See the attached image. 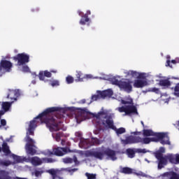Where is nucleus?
Instances as JSON below:
<instances>
[{"label":"nucleus","instance_id":"nucleus-20","mask_svg":"<svg viewBox=\"0 0 179 179\" xmlns=\"http://www.w3.org/2000/svg\"><path fill=\"white\" fill-rule=\"evenodd\" d=\"M13 103V101L3 102L2 108L3 109V110H0V119L2 117V115H3V114H5V113H6V111H9V109L10 108V107H12Z\"/></svg>","mask_w":179,"mask_h":179},{"label":"nucleus","instance_id":"nucleus-31","mask_svg":"<svg viewBox=\"0 0 179 179\" xmlns=\"http://www.w3.org/2000/svg\"><path fill=\"white\" fill-rule=\"evenodd\" d=\"M76 78L77 82H83V79H85V75H83V73H82L80 71H77Z\"/></svg>","mask_w":179,"mask_h":179},{"label":"nucleus","instance_id":"nucleus-6","mask_svg":"<svg viewBox=\"0 0 179 179\" xmlns=\"http://www.w3.org/2000/svg\"><path fill=\"white\" fill-rule=\"evenodd\" d=\"M163 153H166L164 147L159 148V150L155 152V156L158 160V169L162 170L164 166L167 165V155L163 156Z\"/></svg>","mask_w":179,"mask_h":179},{"label":"nucleus","instance_id":"nucleus-7","mask_svg":"<svg viewBox=\"0 0 179 179\" xmlns=\"http://www.w3.org/2000/svg\"><path fill=\"white\" fill-rule=\"evenodd\" d=\"M101 143H103V141L99 140L97 138H92L91 142L89 139H83L80 141L79 147L81 149H89L93 145H101Z\"/></svg>","mask_w":179,"mask_h":179},{"label":"nucleus","instance_id":"nucleus-55","mask_svg":"<svg viewBox=\"0 0 179 179\" xmlns=\"http://www.w3.org/2000/svg\"><path fill=\"white\" fill-rule=\"evenodd\" d=\"M165 103H169V99H166V100L165 101Z\"/></svg>","mask_w":179,"mask_h":179},{"label":"nucleus","instance_id":"nucleus-24","mask_svg":"<svg viewBox=\"0 0 179 179\" xmlns=\"http://www.w3.org/2000/svg\"><path fill=\"white\" fill-rule=\"evenodd\" d=\"M162 177H169V179H179V175L174 172H167L163 173Z\"/></svg>","mask_w":179,"mask_h":179},{"label":"nucleus","instance_id":"nucleus-9","mask_svg":"<svg viewBox=\"0 0 179 179\" xmlns=\"http://www.w3.org/2000/svg\"><path fill=\"white\" fill-rule=\"evenodd\" d=\"M29 159V162L31 163L33 166H41L43 163H55L57 159H54L52 158H42L40 159L38 157H33Z\"/></svg>","mask_w":179,"mask_h":179},{"label":"nucleus","instance_id":"nucleus-62","mask_svg":"<svg viewBox=\"0 0 179 179\" xmlns=\"http://www.w3.org/2000/svg\"><path fill=\"white\" fill-rule=\"evenodd\" d=\"M174 79H178V78H174Z\"/></svg>","mask_w":179,"mask_h":179},{"label":"nucleus","instance_id":"nucleus-30","mask_svg":"<svg viewBox=\"0 0 179 179\" xmlns=\"http://www.w3.org/2000/svg\"><path fill=\"white\" fill-rule=\"evenodd\" d=\"M170 85V81H169V80H161L159 81V85L162 86V87H169Z\"/></svg>","mask_w":179,"mask_h":179},{"label":"nucleus","instance_id":"nucleus-29","mask_svg":"<svg viewBox=\"0 0 179 179\" xmlns=\"http://www.w3.org/2000/svg\"><path fill=\"white\" fill-rule=\"evenodd\" d=\"M63 162L66 164H70V163H73V162H74L75 164H79V163L78 162V159L76 158V157H74L73 159H72V158H64V159H63Z\"/></svg>","mask_w":179,"mask_h":179},{"label":"nucleus","instance_id":"nucleus-17","mask_svg":"<svg viewBox=\"0 0 179 179\" xmlns=\"http://www.w3.org/2000/svg\"><path fill=\"white\" fill-rule=\"evenodd\" d=\"M20 96V92H19V90H9L8 94L7 95V99H10L11 101H16L17 100V97Z\"/></svg>","mask_w":179,"mask_h":179},{"label":"nucleus","instance_id":"nucleus-50","mask_svg":"<svg viewBox=\"0 0 179 179\" xmlns=\"http://www.w3.org/2000/svg\"><path fill=\"white\" fill-rule=\"evenodd\" d=\"M77 153H79V155H83V151H76Z\"/></svg>","mask_w":179,"mask_h":179},{"label":"nucleus","instance_id":"nucleus-54","mask_svg":"<svg viewBox=\"0 0 179 179\" xmlns=\"http://www.w3.org/2000/svg\"><path fill=\"white\" fill-rule=\"evenodd\" d=\"M94 134H95V135H97V134H99V132L94 131Z\"/></svg>","mask_w":179,"mask_h":179},{"label":"nucleus","instance_id":"nucleus-4","mask_svg":"<svg viewBox=\"0 0 179 179\" xmlns=\"http://www.w3.org/2000/svg\"><path fill=\"white\" fill-rule=\"evenodd\" d=\"M122 106L115 108L116 111L119 113H124V116L125 115H132L136 114L138 115V110L136 106L134 105V99L131 96H126L120 100Z\"/></svg>","mask_w":179,"mask_h":179},{"label":"nucleus","instance_id":"nucleus-3","mask_svg":"<svg viewBox=\"0 0 179 179\" xmlns=\"http://www.w3.org/2000/svg\"><path fill=\"white\" fill-rule=\"evenodd\" d=\"M150 142H160L162 145H170V138L167 133H158L157 137L142 138L139 136H129L125 140H122L123 145H131L132 143H144L147 145Z\"/></svg>","mask_w":179,"mask_h":179},{"label":"nucleus","instance_id":"nucleus-18","mask_svg":"<svg viewBox=\"0 0 179 179\" xmlns=\"http://www.w3.org/2000/svg\"><path fill=\"white\" fill-rule=\"evenodd\" d=\"M168 160L172 164H179V154H176V155L168 154V155H166V163H168Z\"/></svg>","mask_w":179,"mask_h":179},{"label":"nucleus","instance_id":"nucleus-25","mask_svg":"<svg viewBox=\"0 0 179 179\" xmlns=\"http://www.w3.org/2000/svg\"><path fill=\"white\" fill-rule=\"evenodd\" d=\"M2 152H3L6 156L12 155L10 150H9V146H8V144L5 141H3L2 144Z\"/></svg>","mask_w":179,"mask_h":179},{"label":"nucleus","instance_id":"nucleus-49","mask_svg":"<svg viewBox=\"0 0 179 179\" xmlns=\"http://www.w3.org/2000/svg\"><path fill=\"white\" fill-rule=\"evenodd\" d=\"M156 78H159V79L163 78V76H162V74H159L156 76Z\"/></svg>","mask_w":179,"mask_h":179},{"label":"nucleus","instance_id":"nucleus-51","mask_svg":"<svg viewBox=\"0 0 179 179\" xmlns=\"http://www.w3.org/2000/svg\"><path fill=\"white\" fill-rule=\"evenodd\" d=\"M51 72H52V73H57V70H52Z\"/></svg>","mask_w":179,"mask_h":179},{"label":"nucleus","instance_id":"nucleus-1","mask_svg":"<svg viewBox=\"0 0 179 179\" xmlns=\"http://www.w3.org/2000/svg\"><path fill=\"white\" fill-rule=\"evenodd\" d=\"M65 115H68L66 114V108H48L28 123L29 127L27 129V136L25 138V141L27 142L25 145V150L27 155H31V156L37 155V147L34 145L36 141L29 136L30 135L32 136L34 135V129L40 124L44 123L46 124L47 128L52 132V136L56 142L61 141V145L62 146L66 145V141L62 138L66 136L64 133L58 131L59 129L66 131V127L62 124V121L61 120Z\"/></svg>","mask_w":179,"mask_h":179},{"label":"nucleus","instance_id":"nucleus-43","mask_svg":"<svg viewBox=\"0 0 179 179\" xmlns=\"http://www.w3.org/2000/svg\"><path fill=\"white\" fill-rule=\"evenodd\" d=\"M166 58H167V61H166V66H170V68H173V66L170 64V61L169 60L170 59V55H167Z\"/></svg>","mask_w":179,"mask_h":179},{"label":"nucleus","instance_id":"nucleus-16","mask_svg":"<svg viewBox=\"0 0 179 179\" xmlns=\"http://www.w3.org/2000/svg\"><path fill=\"white\" fill-rule=\"evenodd\" d=\"M119 87L121 89V90H124V92H127V93L132 92V85H131V81L129 80L121 81L119 84Z\"/></svg>","mask_w":179,"mask_h":179},{"label":"nucleus","instance_id":"nucleus-59","mask_svg":"<svg viewBox=\"0 0 179 179\" xmlns=\"http://www.w3.org/2000/svg\"><path fill=\"white\" fill-rule=\"evenodd\" d=\"M57 179H62V178H58Z\"/></svg>","mask_w":179,"mask_h":179},{"label":"nucleus","instance_id":"nucleus-34","mask_svg":"<svg viewBox=\"0 0 179 179\" xmlns=\"http://www.w3.org/2000/svg\"><path fill=\"white\" fill-rule=\"evenodd\" d=\"M12 164V162L9 160H0V166H5L6 167H8V166H10Z\"/></svg>","mask_w":179,"mask_h":179},{"label":"nucleus","instance_id":"nucleus-28","mask_svg":"<svg viewBox=\"0 0 179 179\" xmlns=\"http://www.w3.org/2000/svg\"><path fill=\"white\" fill-rule=\"evenodd\" d=\"M157 134L159 133H155L153 131L150 129H144L143 130V135L144 136H156L157 138Z\"/></svg>","mask_w":179,"mask_h":179},{"label":"nucleus","instance_id":"nucleus-58","mask_svg":"<svg viewBox=\"0 0 179 179\" xmlns=\"http://www.w3.org/2000/svg\"><path fill=\"white\" fill-rule=\"evenodd\" d=\"M142 125H143V122H141Z\"/></svg>","mask_w":179,"mask_h":179},{"label":"nucleus","instance_id":"nucleus-40","mask_svg":"<svg viewBox=\"0 0 179 179\" xmlns=\"http://www.w3.org/2000/svg\"><path fill=\"white\" fill-rule=\"evenodd\" d=\"M110 81L113 85H117V86H120V83H121V81L116 80L115 78H111Z\"/></svg>","mask_w":179,"mask_h":179},{"label":"nucleus","instance_id":"nucleus-60","mask_svg":"<svg viewBox=\"0 0 179 179\" xmlns=\"http://www.w3.org/2000/svg\"><path fill=\"white\" fill-rule=\"evenodd\" d=\"M1 150H2V149H1V147H0V152H1Z\"/></svg>","mask_w":179,"mask_h":179},{"label":"nucleus","instance_id":"nucleus-48","mask_svg":"<svg viewBox=\"0 0 179 179\" xmlns=\"http://www.w3.org/2000/svg\"><path fill=\"white\" fill-rule=\"evenodd\" d=\"M80 103L81 104H85V103H86V100H85V99H83V100H81V101H80Z\"/></svg>","mask_w":179,"mask_h":179},{"label":"nucleus","instance_id":"nucleus-57","mask_svg":"<svg viewBox=\"0 0 179 179\" xmlns=\"http://www.w3.org/2000/svg\"><path fill=\"white\" fill-rule=\"evenodd\" d=\"M145 162H148V163H150V162L148 160V159H145Z\"/></svg>","mask_w":179,"mask_h":179},{"label":"nucleus","instance_id":"nucleus-36","mask_svg":"<svg viewBox=\"0 0 179 179\" xmlns=\"http://www.w3.org/2000/svg\"><path fill=\"white\" fill-rule=\"evenodd\" d=\"M49 84L50 86H52V87H55V86H59V81L55 80L52 81H49Z\"/></svg>","mask_w":179,"mask_h":179},{"label":"nucleus","instance_id":"nucleus-32","mask_svg":"<svg viewBox=\"0 0 179 179\" xmlns=\"http://www.w3.org/2000/svg\"><path fill=\"white\" fill-rule=\"evenodd\" d=\"M43 173H44V169H38L34 171L33 174H34L36 177H41V174H43Z\"/></svg>","mask_w":179,"mask_h":179},{"label":"nucleus","instance_id":"nucleus-39","mask_svg":"<svg viewBox=\"0 0 179 179\" xmlns=\"http://www.w3.org/2000/svg\"><path fill=\"white\" fill-rule=\"evenodd\" d=\"M85 176L87 178V179H96V174H94V173H86Z\"/></svg>","mask_w":179,"mask_h":179},{"label":"nucleus","instance_id":"nucleus-8","mask_svg":"<svg viewBox=\"0 0 179 179\" xmlns=\"http://www.w3.org/2000/svg\"><path fill=\"white\" fill-rule=\"evenodd\" d=\"M66 153H68V148H53L52 151L45 150L42 152V155H44V156H52V155H55V156H64Z\"/></svg>","mask_w":179,"mask_h":179},{"label":"nucleus","instance_id":"nucleus-38","mask_svg":"<svg viewBox=\"0 0 179 179\" xmlns=\"http://www.w3.org/2000/svg\"><path fill=\"white\" fill-rule=\"evenodd\" d=\"M73 77L69 76L66 78V82L68 85H71V83H73Z\"/></svg>","mask_w":179,"mask_h":179},{"label":"nucleus","instance_id":"nucleus-15","mask_svg":"<svg viewBox=\"0 0 179 179\" xmlns=\"http://www.w3.org/2000/svg\"><path fill=\"white\" fill-rule=\"evenodd\" d=\"M124 74L126 78H145L146 76L145 73H139L132 70L124 71Z\"/></svg>","mask_w":179,"mask_h":179},{"label":"nucleus","instance_id":"nucleus-46","mask_svg":"<svg viewBox=\"0 0 179 179\" xmlns=\"http://www.w3.org/2000/svg\"><path fill=\"white\" fill-rule=\"evenodd\" d=\"M171 64H179V58L172 60Z\"/></svg>","mask_w":179,"mask_h":179},{"label":"nucleus","instance_id":"nucleus-26","mask_svg":"<svg viewBox=\"0 0 179 179\" xmlns=\"http://www.w3.org/2000/svg\"><path fill=\"white\" fill-rule=\"evenodd\" d=\"M135 153H136V148H128L126 150V155H127L128 157L130 159H134V157H135Z\"/></svg>","mask_w":179,"mask_h":179},{"label":"nucleus","instance_id":"nucleus-27","mask_svg":"<svg viewBox=\"0 0 179 179\" xmlns=\"http://www.w3.org/2000/svg\"><path fill=\"white\" fill-rule=\"evenodd\" d=\"M84 79H103V80H108V76H103V77H93L91 74L84 75Z\"/></svg>","mask_w":179,"mask_h":179},{"label":"nucleus","instance_id":"nucleus-53","mask_svg":"<svg viewBox=\"0 0 179 179\" xmlns=\"http://www.w3.org/2000/svg\"><path fill=\"white\" fill-rule=\"evenodd\" d=\"M6 141V142H12V141H10V138H7Z\"/></svg>","mask_w":179,"mask_h":179},{"label":"nucleus","instance_id":"nucleus-21","mask_svg":"<svg viewBox=\"0 0 179 179\" xmlns=\"http://www.w3.org/2000/svg\"><path fill=\"white\" fill-rule=\"evenodd\" d=\"M90 10H87V13L85 14V15L83 16V13H82L81 11H78V15L79 16H81L82 18L80 21V24H86V23H87V22H89L90 19L89 17H87V15H90Z\"/></svg>","mask_w":179,"mask_h":179},{"label":"nucleus","instance_id":"nucleus-33","mask_svg":"<svg viewBox=\"0 0 179 179\" xmlns=\"http://www.w3.org/2000/svg\"><path fill=\"white\" fill-rule=\"evenodd\" d=\"M100 99H103L101 97V91H97V94L96 95H93L92 96V101H96Z\"/></svg>","mask_w":179,"mask_h":179},{"label":"nucleus","instance_id":"nucleus-42","mask_svg":"<svg viewBox=\"0 0 179 179\" xmlns=\"http://www.w3.org/2000/svg\"><path fill=\"white\" fill-rule=\"evenodd\" d=\"M21 71L22 72H30V69L28 66H23Z\"/></svg>","mask_w":179,"mask_h":179},{"label":"nucleus","instance_id":"nucleus-61","mask_svg":"<svg viewBox=\"0 0 179 179\" xmlns=\"http://www.w3.org/2000/svg\"><path fill=\"white\" fill-rule=\"evenodd\" d=\"M34 75V76H36V75H34V74H33Z\"/></svg>","mask_w":179,"mask_h":179},{"label":"nucleus","instance_id":"nucleus-13","mask_svg":"<svg viewBox=\"0 0 179 179\" xmlns=\"http://www.w3.org/2000/svg\"><path fill=\"white\" fill-rule=\"evenodd\" d=\"M12 66V62L8 60H1L0 62V76H2V73L10 72Z\"/></svg>","mask_w":179,"mask_h":179},{"label":"nucleus","instance_id":"nucleus-2","mask_svg":"<svg viewBox=\"0 0 179 179\" xmlns=\"http://www.w3.org/2000/svg\"><path fill=\"white\" fill-rule=\"evenodd\" d=\"M113 117L114 113H111V110H106L103 108H102L101 111L98 113H92L86 108H80L75 112V119L77 124H80V122L85 121V120L92 118V123L94 125H96V127H98V128L101 127L110 128L115 131L117 135L125 134V128H115V126H114V121H113Z\"/></svg>","mask_w":179,"mask_h":179},{"label":"nucleus","instance_id":"nucleus-11","mask_svg":"<svg viewBox=\"0 0 179 179\" xmlns=\"http://www.w3.org/2000/svg\"><path fill=\"white\" fill-rule=\"evenodd\" d=\"M145 76L143 78H136L134 80L133 86L136 89H142L143 87H145V86H149V82L146 80V78L149 76L148 73H145Z\"/></svg>","mask_w":179,"mask_h":179},{"label":"nucleus","instance_id":"nucleus-41","mask_svg":"<svg viewBox=\"0 0 179 179\" xmlns=\"http://www.w3.org/2000/svg\"><path fill=\"white\" fill-rule=\"evenodd\" d=\"M148 150L146 149H141V148H136V153H148Z\"/></svg>","mask_w":179,"mask_h":179},{"label":"nucleus","instance_id":"nucleus-19","mask_svg":"<svg viewBox=\"0 0 179 179\" xmlns=\"http://www.w3.org/2000/svg\"><path fill=\"white\" fill-rule=\"evenodd\" d=\"M11 156L15 163H23V162H26L27 163L30 162V159L26 158V157H20L15 154H11Z\"/></svg>","mask_w":179,"mask_h":179},{"label":"nucleus","instance_id":"nucleus-10","mask_svg":"<svg viewBox=\"0 0 179 179\" xmlns=\"http://www.w3.org/2000/svg\"><path fill=\"white\" fill-rule=\"evenodd\" d=\"M62 171H68V173H70L72 174L73 173H75V171H78V169H71V168H62L60 169H51L46 171V173H48L52 176V179H57V175L61 174Z\"/></svg>","mask_w":179,"mask_h":179},{"label":"nucleus","instance_id":"nucleus-22","mask_svg":"<svg viewBox=\"0 0 179 179\" xmlns=\"http://www.w3.org/2000/svg\"><path fill=\"white\" fill-rule=\"evenodd\" d=\"M45 76L46 78H51V76H52L51 72H50L48 71H40V73L38 74V78H39L40 80H44Z\"/></svg>","mask_w":179,"mask_h":179},{"label":"nucleus","instance_id":"nucleus-12","mask_svg":"<svg viewBox=\"0 0 179 179\" xmlns=\"http://www.w3.org/2000/svg\"><path fill=\"white\" fill-rule=\"evenodd\" d=\"M30 57L26 53L18 54L16 57H14L15 61H17V65L18 66H22L24 64H27L29 61Z\"/></svg>","mask_w":179,"mask_h":179},{"label":"nucleus","instance_id":"nucleus-45","mask_svg":"<svg viewBox=\"0 0 179 179\" xmlns=\"http://www.w3.org/2000/svg\"><path fill=\"white\" fill-rule=\"evenodd\" d=\"M1 124L2 125V127H5V125H6V120L5 119H2L1 120Z\"/></svg>","mask_w":179,"mask_h":179},{"label":"nucleus","instance_id":"nucleus-44","mask_svg":"<svg viewBox=\"0 0 179 179\" xmlns=\"http://www.w3.org/2000/svg\"><path fill=\"white\" fill-rule=\"evenodd\" d=\"M151 92H153L154 93L159 94L160 93V90H159V88L154 87L151 90Z\"/></svg>","mask_w":179,"mask_h":179},{"label":"nucleus","instance_id":"nucleus-37","mask_svg":"<svg viewBox=\"0 0 179 179\" xmlns=\"http://www.w3.org/2000/svg\"><path fill=\"white\" fill-rule=\"evenodd\" d=\"M174 96H176L177 97H179V84H177L174 88Z\"/></svg>","mask_w":179,"mask_h":179},{"label":"nucleus","instance_id":"nucleus-14","mask_svg":"<svg viewBox=\"0 0 179 179\" xmlns=\"http://www.w3.org/2000/svg\"><path fill=\"white\" fill-rule=\"evenodd\" d=\"M122 173H124V174H135L137 177H148L146 173L141 171H136V170L128 167L122 169Z\"/></svg>","mask_w":179,"mask_h":179},{"label":"nucleus","instance_id":"nucleus-56","mask_svg":"<svg viewBox=\"0 0 179 179\" xmlns=\"http://www.w3.org/2000/svg\"><path fill=\"white\" fill-rule=\"evenodd\" d=\"M177 125H178V129L179 130V122H178Z\"/></svg>","mask_w":179,"mask_h":179},{"label":"nucleus","instance_id":"nucleus-47","mask_svg":"<svg viewBox=\"0 0 179 179\" xmlns=\"http://www.w3.org/2000/svg\"><path fill=\"white\" fill-rule=\"evenodd\" d=\"M131 135H141V132L134 131L131 133Z\"/></svg>","mask_w":179,"mask_h":179},{"label":"nucleus","instance_id":"nucleus-5","mask_svg":"<svg viewBox=\"0 0 179 179\" xmlns=\"http://www.w3.org/2000/svg\"><path fill=\"white\" fill-rule=\"evenodd\" d=\"M93 155L94 157L99 159L100 160L103 159L104 156H107L108 159H110V160H117L115 151L110 148H106L104 146L98 148L93 152Z\"/></svg>","mask_w":179,"mask_h":179},{"label":"nucleus","instance_id":"nucleus-23","mask_svg":"<svg viewBox=\"0 0 179 179\" xmlns=\"http://www.w3.org/2000/svg\"><path fill=\"white\" fill-rule=\"evenodd\" d=\"M113 90L108 89L104 91H101V96L102 99H106V97H111L113 96Z\"/></svg>","mask_w":179,"mask_h":179},{"label":"nucleus","instance_id":"nucleus-52","mask_svg":"<svg viewBox=\"0 0 179 179\" xmlns=\"http://www.w3.org/2000/svg\"><path fill=\"white\" fill-rule=\"evenodd\" d=\"M31 83H32L33 85H36V80H32Z\"/></svg>","mask_w":179,"mask_h":179},{"label":"nucleus","instance_id":"nucleus-35","mask_svg":"<svg viewBox=\"0 0 179 179\" xmlns=\"http://www.w3.org/2000/svg\"><path fill=\"white\" fill-rule=\"evenodd\" d=\"M76 139H74V142H78V141H82V133L80 131H77L75 133Z\"/></svg>","mask_w":179,"mask_h":179}]
</instances>
